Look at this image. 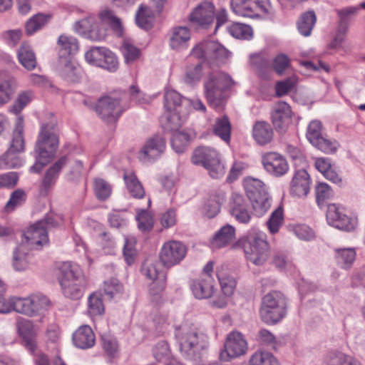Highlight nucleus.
Masks as SVG:
<instances>
[{
	"mask_svg": "<svg viewBox=\"0 0 365 365\" xmlns=\"http://www.w3.org/2000/svg\"><path fill=\"white\" fill-rule=\"evenodd\" d=\"M322 125L319 120H315L309 123L307 131V138L312 144H314L322 136Z\"/></svg>",
	"mask_w": 365,
	"mask_h": 365,
	"instance_id": "62",
	"label": "nucleus"
},
{
	"mask_svg": "<svg viewBox=\"0 0 365 365\" xmlns=\"http://www.w3.org/2000/svg\"><path fill=\"white\" fill-rule=\"evenodd\" d=\"M317 16L313 11L303 13L297 21L299 32L304 36H309L315 25Z\"/></svg>",
	"mask_w": 365,
	"mask_h": 365,
	"instance_id": "40",
	"label": "nucleus"
},
{
	"mask_svg": "<svg viewBox=\"0 0 365 365\" xmlns=\"http://www.w3.org/2000/svg\"><path fill=\"white\" fill-rule=\"evenodd\" d=\"M96 197L100 200H106L111 194L110 185L103 179H96L94 186Z\"/></svg>",
	"mask_w": 365,
	"mask_h": 365,
	"instance_id": "61",
	"label": "nucleus"
},
{
	"mask_svg": "<svg viewBox=\"0 0 365 365\" xmlns=\"http://www.w3.org/2000/svg\"><path fill=\"white\" fill-rule=\"evenodd\" d=\"M16 327L19 335L21 337L24 346L32 354L37 348L36 331L33 322L27 319L19 317Z\"/></svg>",
	"mask_w": 365,
	"mask_h": 365,
	"instance_id": "19",
	"label": "nucleus"
},
{
	"mask_svg": "<svg viewBox=\"0 0 365 365\" xmlns=\"http://www.w3.org/2000/svg\"><path fill=\"white\" fill-rule=\"evenodd\" d=\"M69 161L67 155L61 156L51 166L48 168L44 174L40 186L41 194L46 195L55 185L60 173Z\"/></svg>",
	"mask_w": 365,
	"mask_h": 365,
	"instance_id": "20",
	"label": "nucleus"
},
{
	"mask_svg": "<svg viewBox=\"0 0 365 365\" xmlns=\"http://www.w3.org/2000/svg\"><path fill=\"white\" fill-rule=\"evenodd\" d=\"M359 10L360 7L357 6H346L335 9L339 19L338 25L349 29L351 19L357 15Z\"/></svg>",
	"mask_w": 365,
	"mask_h": 365,
	"instance_id": "45",
	"label": "nucleus"
},
{
	"mask_svg": "<svg viewBox=\"0 0 365 365\" xmlns=\"http://www.w3.org/2000/svg\"><path fill=\"white\" fill-rule=\"evenodd\" d=\"M136 220L138 222V228L143 232H149L153 227V219L152 216L145 210H142L137 216Z\"/></svg>",
	"mask_w": 365,
	"mask_h": 365,
	"instance_id": "64",
	"label": "nucleus"
},
{
	"mask_svg": "<svg viewBox=\"0 0 365 365\" xmlns=\"http://www.w3.org/2000/svg\"><path fill=\"white\" fill-rule=\"evenodd\" d=\"M228 32L233 37L240 39H250L253 36V31L249 25L235 23L228 27Z\"/></svg>",
	"mask_w": 365,
	"mask_h": 365,
	"instance_id": "53",
	"label": "nucleus"
},
{
	"mask_svg": "<svg viewBox=\"0 0 365 365\" xmlns=\"http://www.w3.org/2000/svg\"><path fill=\"white\" fill-rule=\"evenodd\" d=\"M202 76V62L190 63L185 68V81L188 84L199 82Z\"/></svg>",
	"mask_w": 365,
	"mask_h": 365,
	"instance_id": "46",
	"label": "nucleus"
},
{
	"mask_svg": "<svg viewBox=\"0 0 365 365\" xmlns=\"http://www.w3.org/2000/svg\"><path fill=\"white\" fill-rule=\"evenodd\" d=\"M19 153L8 149L0 158V167L4 169H12L21 166V159L18 155Z\"/></svg>",
	"mask_w": 365,
	"mask_h": 365,
	"instance_id": "50",
	"label": "nucleus"
},
{
	"mask_svg": "<svg viewBox=\"0 0 365 365\" xmlns=\"http://www.w3.org/2000/svg\"><path fill=\"white\" fill-rule=\"evenodd\" d=\"M51 19V15L38 13L34 15L25 24L27 35H32L46 25Z\"/></svg>",
	"mask_w": 365,
	"mask_h": 365,
	"instance_id": "41",
	"label": "nucleus"
},
{
	"mask_svg": "<svg viewBox=\"0 0 365 365\" xmlns=\"http://www.w3.org/2000/svg\"><path fill=\"white\" fill-rule=\"evenodd\" d=\"M215 17V7L210 2L199 4L190 14V21L196 26L207 29L212 24Z\"/></svg>",
	"mask_w": 365,
	"mask_h": 365,
	"instance_id": "21",
	"label": "nucleus"
},
{
	"mask_svg": "<svg viewBox=\"0 0 365 365\" xmlns=\"http://www.w3.org/2000/svg\"><path fill=\"white\" fill-rule=\"evenodd\" d=\"M216 275L224 295L226 297L231 296L236 287L237 282L235 279L225 272L224 266L217 268Z\"/></svg>",
	"mask_w": 365,
	"mask_h": 365,
	"instance_id": "39",
	"label": "nucleus"
},
{
	"mask_svg": "<svg viewBox=\"0 0 365 365\" xmlns=\"http://www.w3.org/2000/svg\"><path fill=\"white\" fill-rule=\"evenodd\" d=\"M244 187L248 200L259 215H264L271 206V197L264 183L252 177L244 180Z\"/></svg>",
	"mask_w": 365,
	"mask_h": 365,
	"instance_id": "6",
	"label": "nucleus"
},
{
	"mask_svg": "<svg viewBox=\"0 0 365 365\" xmlns=\"http://www.w3.org/2000/svg\"><path fill=\"white\" fill-rule=\"evenodd\" d=\"M49 305L50 300L48 297L39 293L25 298H13L14 311L28 317L38 315L41 311L46 309Z\"/></svg>",
	"mask_w": 365,
	"mask_h": 365,
	"instance_id": "11",
	"label": "nucleus"
},
{
	"mask_svg": "<svg viewBox=\"0 0 365 365\" xmlns=\"http://www.w3.org/2000/svg\"><path fill=\"white\" fill-rule=\"evenodd\" d=\"M287 313L285 295L273 290L263 296L259 309L260 319L267 325H274L281 322Z\"/></svg>",
	"mask_w": 365,
	"mask_h": 365,
	"instance_id": "4",
	"label": "nucleus"
},
{
	"mask_svg": "<svg viewBox=\"0 0 365 365\" xmlns=\"http://www.w3.org/2000/svg\"><path fill=\"white\" fill-rule=\"evenodd\" d=\"M101 21L108 24L113 30L120 34L122 32V22L115 13L110 9H106L100 14Z\"/></svg>",
	"mask_w": 365,
	"mask_h": 365,
	"instance_id": "55",
	"label": "nucleus"
},
{
	"mask_svg": "<svg viewBox=\"0 0 365 365\" xmlns=\"http://www.w3.org/2000/svg\"><path fill=\"white\" fill-rule=\"evenodd\" d=\"M16 89V81L7 71H0V106L10 101Z\"/></svg>",
	"mask_w": 365,
	"mask_h": 365,
	"instance_id": "29",
	"label": "nucleus"
},
{
	"mask_svg": "<svg viewBox=\"0 0 365 365\" xmlns=\"http://www.w3.org/2000/svg\"><path fill=\"white\" fill-rule=\"evenodd\" d=\"M58 59L71 58L70 56L76 53L78 50V42L73 36L61 35L58 37Z\"/></svg>",
	"mask_w": 365,
	"mask_h": 365,
	"instance_id": "31",
	"label": "nucleus"
},
{
	"mask_svg": "<svg viewBox=\"0 0 365 365\" xmlns=\"http://www.w3.org/2000/svg\"><path fill=\"white\" fill-rule=\"evenodd\" d=\"M26 200V193L21 189L14 190L5 205L6 212L13 211L17 206L21 205Z\"/></svg>",
	"mask_w": 365,
	"mask_h": 365,
	"instance_id": "60",
	"label": "nucleus"
},
{
	"mask_svg": "<svg viewBox=\"0 0 365 365\" xmlns=\"http://www.w3.org/2000/svg\"><path fill=\"white\" fill-rule=\"evenodd\" d=\"M297 83V79L294 76L288 77L282 81H278L275 86L276 95L282 97L287 94L293 89Z\"/></svg>",
	"mask_w": 365,
	"mask_h": 365,
	"instance_id": "59",
	"label": "nucleus"
},
{
	"mask_svg": "<svg viewBox=\"0 0 365 365\" xmlns=\"http://www.w3.org/2000/svg\"><path fill=\"white\" fill-rule=\"evenodd\" d=\"M120 101L121 98L110 96L101 98L96 106V111L104 122L115 123L125 110Z\"/></svg>",
	"mask_w": 365,
	"mask_h": 365,
	"instance_id": "12",
	"label": "nucleus"
},
{
	"mask_svg": "<svg viewBox=\"0 0 365 365\" xmlns=\"http://www.w3.org/2000/svg\"><path fill=\"white\" fill-rule=\"evenodd\" d=\"M327 220L330 225L346 232L354 230L356 226V220L349 217L344 208L336 204L328 205Z\"/></svg>",
	"mask_w": 365,
	"mask_h": 365,
	"instance_id": "15",
	"label": "nucleus"
},
{
	"mask_svg": "<svg viewBox=\"0 0 365 365\" xmlns=\"http://www.w3.org/2000/svg\"><path fill=\"white\" fill-rule=\"evenodd\" d=\"M59 145V133L56 121L42 124L36 142V163L30 168L32 173H38L55 157Z\"/></svg>",
	"mask_w": 365,
	"mask_h": 365,
	"instance_id": "1",
	"label": "nucleus"
},
{
	"mask_svg": "<svg viewBox=\"0 0 365 365\" xmlns=\"http://www.w3.org/2000/svg\"><path fill=\"white\" fill-rule=\"evenodd\" d=\"M165 140L159 135H155L148 139L143 147L139 151L140 160L155 159L164 153Z\"/></svg>",
	"mask_w": 365,
	"mask_h": 365,
	"instance_id": "23",
	"label": "nucleus"
},
{
	"mask_svg": "<svg viewBox=\"0 0 365 365\" xmlns=\"http://www.w3.org/2000/svg\"><path fill=\"white\" fill-rule=\"evenodd\" d=\"M284 222L283 209L278 207L270 215L267 225L271 233L274 234L279 231Z\"/></svg>",
	"mask_w": 365,
	"mask_h": 365,
	"instance_id": "56",
	"label": "nucleus"
},
{
	"mask_svg": "<svg viewBox=\"0 0 365 365\" xmlns=\"http://www.w3.org/2000/svg\"><path fill=\"white\" fill-rule=\"evenodd\" d=\"M234 84L232 78L219 70L209 72L204 80V90L208 104L222 109L225 102V91Z\"/></svg>",
	"mask_w": 365,
	"mask_h": 365,
	"instance_id": "3",
	"label": "nucleus"
},
{
	"mask_svg": "<svg viewBox=\"0 0 365 365\" xmlns=\"http://www.w3.org/2000/svg\"><path fill=\"white\" fill-rule=\"evenodd\" d=\"M104 293L109 299L123 292V284L115 278H111L104 282Z\"/></svg>",
	"mask_w": 365,
	"mask_h": 365,
	"instance_id": "57",
	"label": "nucleus"
},
{
	"mask_svg": "<svg viewBox=\"0 0 365 365\" xmlns=\"http://www.w3.org/2000/svg\"><path fill=\"white\" fill-rule=\"evenodd\" d=\"M191 290L197 299H207L213 294L212 277L192 280L190 283Z\"/></svg>",
	"mask_w": 365,
	"mask_h": 365,
	"instance_id": "30",
	"label": "nucleus"
},
{
	"mask_svg": "<svg viewBox=\"0 0 365 365\" xmlns=\"http://www.w3.org/2000/svg\"><path fill=\"white\" fill-rule=\"evenodd\" d=\"M141 272L147 278L152 280L149 284V294L153 301H158L166 287V272L161 269L159 262H145L141 268Z\"/></svg>",
	"mask_w": 365,
	"mask_h": 365,
	"instance_id": "10",
	"label": "nucleus"
},
{
	"mask_svg": "<svg viewBox=\"0 0 365 365\" xmlns=\"http://www.w3.org/2000/svg\"><path fill=\"white\" fill-rule=\"evenodd\" d=\"M192 163L202 165L209 172L212 178H219L225 173L224 165L220 162L219 153L210 147L197 148L192 155Z\"/></svg>",
	"mask_w": 365,
	"mask_h": 365,
	"instance_id": "7",
	"label": "nucleus"
},
{
	"mask_svg": "<svg viewBox=\"0 0 365 365\" xmlns=\"http://www.w3.org/2000/svg\"><path fill=\"white\" fill-rule=\"evenodd\" d=\"M190 101L174 90H169L164 95V106L168 112L188 113Z\"/></svg>",
	"mask_w": 365,
	"mask_h": 365,
	"instance_id": "24",
	"label": "nucleus"
},
{
	"mask_svg": "<svg viewBox=\"0 0 365 365\" xmlns=\"http://www.w3.org/2000/svg\"><path fill=\"white\" fill-rule=\"evenodd\" d=\"M272 66L277 75L282 76L291 66L290 60L286 54H278L274 58Z\"/></svg>",
	"mask_w": 365,
	"mask_h": 365,
	"instance_id": "58",
	"label": "nucleus"
},
{
	"mask_svg": "<svg viewBox=\"0 0 365 365\" xmlns=\"http://www.w3.org/2000/svg\"><path fill=\"white\" fill-rule=\"evenodd\" d=\"M326 365H361L360 361L351 356L342 352L329 353L325 359Z\"/></svg>",
	"mask_w": 365,
	"mask_h": 365,
	"instance_id": "43",
	"label": "nucleus"
},
{
	"mask_svg": "<svg viewBox=\"0 0 365 365\" xmlns=\"http://www.w3.org/2000/svg\"><path fill=\"white\" fill-rule=\"evenodd\" d=\"M248 365H279V364L272 354L266 351H257L251 356Z\"/></svg>",
	"mask_w": 365,
	"mask_h": 365,
	"instance_id": "48",
	"label": "nucleus"
},
{
	"mask_svg": "<svg viewBox=\"0 0 365 365\" xmlns=\"http://www.w3.org/2000/svg\"><path fill=\"white\" fill-rule=\"evenodd\" d=\"M312 145L322 152L329 154L334 153L336 151L338 145L336 141H331L324 136L319 138V140Z\"/></svg>",
	"mask_w": 365,
	"mask_h": 365,
	"instance_id": "63",
	"label": "nucleus"
},
{
	"mask_svg": "<svg viewBox=\"0 0 365 365\" xmlns=\"http://www.w3.org/2000/svg\"><path fill=\"white\" fill-rule=\"evenodd\" d=\"M247 258L256 265L262 264L267 259L269 245L255 233H250L237 242Z\"/></svg>",
	"mask_w": 365,
	"mask_h": 365,
	"instance_id": "8",
	"label": "nucleus"
},
{
	"mask_svg": "<svg viewBox=\"0 0 365 365\" xmlns=\"http://www.w3.org/2000/svg\"><path fill=\"white\" fill-rule=\"evenodd\" d=\"M59 278L63 294L72 300H78L83 295L86 278L78 265L64 264L61 268Z\"/></svg>",
	"mask_w": 365,
	"mask_h": 365,
	"instance_id": "5",
	"label": "nucleus"
},
{
	"mask_svg": "<svg viewBox=\"0 0 365 365\" xmlns=\"http://www.w3.org/2000/svg\"><path fill=\"white\" fill-rule=\"evenodd\" d=\"M56 67L59 75L69 83H78L82 78V68L71 58L58 59Z\"/></svg>",
	"mask_w": 365,
	"mask_h": 365,
	"instance_id": "22",
	"label": "nucleus"
},
{
	"mask_svg": "<svg viewBox=\"0 0 365 365\" xmlns=\"http://www.w3.org/2000/svg\"><path fill=\"white\" fill-rule=\"evenodd\" d=\"M18 58L20 63L29 71L34 69L36 66V56L30 45L26 42L22 43L18 50Z\"/></svg>",
	"mask_w": 365,
	"mask_h": 365,
	"instance_id": "37",
	"label": "nucleus"
},
{
	"mask_svg": "<svg viewBox=\"0 0 365 365\" xmlns=\"http://www.w3.org/2000/svg\"><path fill=\"white\" fill-rule=\"evenodd\" d=\"M24 119L22 116L16 118L15 128L13 131L12 139L9 149L14 152L22 153L25 149L24 138Z\"/></svg>",
	"mask_w": 365,
	"mask_h": 365,
	"instance_id": "34",
	"label": "nucleus"
},
{
	"mask_svg": "<svg viewBox=\"0 0 365 365\" xmlns=\"http://www.w3.org/2000/svg\"><path fill=\"white\" fill-rule=\"evenodd\" d=\"M231 129V123L227 115L216 118L213 133L226 143L230 140Z\"/></svg>",
	"mask_w": 365,
	"mask_h": 365,
	"instance_id": "42",
	"label": "nucleus"
},
{
	"mask_svg": "<svg viewBox=\"0 0 365 365\" xmlns=\"http://www.w3.org/2000/svg\"><path fill=\"white\" fill-rule=\"evenodd\" d=\"M274 136V131L270 124L264 120H258L252 127V137L257 144L264 145L269 143Z\"/></svg>",
	"mask_w": 365,
	"mask_h": 365,
	"instance_id": "28",
	"label": "nucleus"
},
{
	"mask_svg": "<svg viewBox=\"0 0 365 365\" xmlns=\"http://www.w3.org/2000/svg\"><path fill=\"white\" fill-rule=\"evenodd\" d=\"M190 38V32L187 27L177 26L172 29L170 46L173 49H179L185 46Z\"/></svg>",
	"mask_w": 365,
	"mask_h": 365,
	"instance_id": "38",
	"label": "nucleus"
},
{
	"mask_svg": "<svg viewBox=\"0 0 365 365\" xmlns=\"http://www.w3.org/2000/svg\"><path fill=\"white\" fill-rule=\"evenodd\" d=\"M171 145L178 153H183L190 142V135L184 132H174L171 137Z\"/></svg>",
	"mask_w": 365,
	"mask_h": 365,
	"instance_id": "49",
	"label": "nucleus"
},
{
	"mask_svg": "<svg viewBox=\"0 0 365 365\" xmlns=\"http://www.w3.org/2000/svg\"><path fill=\"white\" fill-rule=\"evenodd\" d=\"M250 201L240 194L233 193L230 201V213L240 223H248L251 219Z\"/></svg>",
	"mask_w": 365,
	"mask_h": 365,
	"instance_id": "16",
	"label": "nucleus"
},
{
	"mask_svg": "<svg viewBox=\"0 0 365 365\" xmlns=\"http://www.w3.org/2000/svg\"><path fill=\"white\" fill-rule=\"evenodd\" d=\"M162 119V127L166 132H176L181 128L188 113L180 112H168Z\"/></svg>",
	"mask_w": 365,
	"mask_h": 365,
	"instance_id": "33",
	"label": "nucleus"
},
{
	"mask_svg": "<svg viewBox=\"0 0 365 365\" xmlns=\"http://www.w3.org/2000/svg\"><path fill=\"white\" fill-rule=\"evenodd\" d=\"M121 52L126 63H132L137 61L140 56V50L129 39H124L121 46Z\"/></svg>",
	"mask_w": 365,
	"mask_h": 365,
	"instance_id": "47",
	"label": "nucleus"
},
{
	"mask_svg": "<svg viewBox=\"0 0 365 365\" xmlns=\"http://www.w3.org/2000/svg\"><path fill=\"white\" fill-rule=\"evenodd\" d=\"M264 170L274 177H281L289 170V165L285 158L276 152H268L262 157Z\"/></svg>",
	"mask_w": 365,
	"mask_h": 365,
	"instance_id": "17",
	"label": "nucleus"
},
{
	"mask_svg": "<svg viewBox=\"0 0 365 365\" xmlns=\"http://www.w3.org/2000/svg\"><path fill=\"white\" fill-rule=\"evenodd\" d=\"M187 248L178 241H170L163 245L159 257L163 266L169 268L179 264L185 257Z\"/></svg>",
	"mask_w": 365,
	"mask_h": 365,
	"instance_id": "14",
	"label": "nucleus"
},
{
	"mask_svg": "<svg viewBox=\"0 0 365 365\" xmlns=\"http://www.w3.org/2000/svg\"><path fill=\"white\" fill-rule=\"evenodd\" d=\"M190 56L203 59L210 65H217L229 56V51L220 43L206 40L197 44L191 51Z\"/></svg>",
	"mask_w": 365,
	"mask_h": 365,
	"instance_id": "9",
	"label": "nucleus"
},
{
	"mask_svg": "<svg viewBox=\"0 0 365 365\" xmlns=\"http://www.w3.org/2000/svg\"><path fill=\"white\" fill-rule=\"evenodd\" d=\"M26 242L32 248L38 249L48 242L46 229L38 225V222L31 225L24 234Z\"/></svg>",
	"mask_w": 365,
	"mask_h": 365,
	"instance_id": "26",
	"label": "nucleus"
},
{
	"mask_svg": "<svg viewBox=\"0 0 365 365\" xmlns=\"http://www.w3.org/2000/svg\"><path fill=\"white\" fill-rule=\"evenodd\" d=\"M151 14L152 11L150 8L141 4L135 14V22L137 25L143 29H150L152 27V24L150 20Z\"/></svg>",
	"mask_w": 365,
	"mask_h": 365,
	"instance_id": "52",
	"label": "nucleus"
},
{
	"mask_svg": "<svg viewBox=\"0 0 365 365\" xmlns=\"http://www.w3.org/2000/svg\"><path fill=\"white\" fill-rule=\"evenodd\" d=\"M123 180L132 197L141 199L145 196V190L134 172L129 170L124 171Z\"/></svg>",
	"mask_w": 365,
	"mask_h": 365,
	"instance_id": "32",
	"label": "nucleus"
},
{
	"mask_svg": "<svg viewBox=\"0 0 365 365\" xmlns=\"http://www.w3.org/2000/svg\"><path fill=\"white\" fill-rule=\"evenodd\" d=\"M235 238V229L230 225L222 227L214 235L212 244L220 248L231 243Z\"/></svg>",
	"mask_w": 365,
	"mask_h": 365,
	"instance_id": "35",
	"label": "nucleus"
},
{
	"mask_svg": "<svg viewBox=\"0 0 365 365\" xmlns=\"http://www.w3.org/2000/svg\"><path fill=\"white\" fill-rule=\"evenodd\" d=\"M310 177L308 173L304 170L295 172L290 182V194L294 197H304L310 190Z\"/></svg>",
	"mask_w": 365,
	"mask_h": 365,
	"instance_id": "25",
	"label": "nucleus"
},
{
	"mask_svg": "<svg viewBox=\"0 0 365 365\" xmlns=\"http://www.w3.org/2000/svg\"><path fill=\"white\" fill-rule=\"evenodd\" d=\"M225 200V196L223 192L211 194L204 205L205 215L209 218L215 217L220 212Z\"/></svg>",
	"mask_w": 365,
	"mask_h": 365,
	"instance_id": "36",
	"label": "nucleus"
},
{
	"mask_svg": "<svg viewBox=\"0 0 365 365\" xmlns=\"http://www.w3.org/2000/svg\"><path fill=\"white\" fill-rule=\"evenodd\" d=\"M73 341L78 348L89 349L95 344V334L89 326L83 325L73 334Z\"/></svg>",
	"mask_w": 365,
	"mask_h": 365,
	"instance_id": "27",
	"label": "nucleus"
},
{
	"mask_svg": "<svg viewBox=\"0 0 365 365\" xmlns=\"http://www.w3.org/2000/svg\"><path fill=\"white\" fill-rule=\"evenodd\" d=\"M105 309L103 303L102 294L94 292L88 297V313L91 316H98L104 313Z\"/></svg>",
	"mask_w": 365,
	"mask_h": 365,
	"instance_id": "51",
	"label": "nucleus"
},
{
	"mask_svg": "<svg viewBox=\"0 0 365 365\" xmlns=\"http://www.w3.org/2000/svg\"><path fill=\"white\" fill-rule=\"evenodd\" d=\"M175 336L182 356L188 360L200 359L202 351L208 347L207 335L194 327L181 325L177 327Z\"/></svg>",
	"mask_w": 365,
	"mask_h": 365,
	"instance_id": "2",
	"label": "nucleus"
},
{
	"mask_svg": "<svg viewBox=\"0 0 365 365\" xmlns=\"http://www.w3.org/2000/svg\"><path fill=\"white\" fill-rule=\"evenodd\" d=\"M292 119L290 106L284 101L274 104L271 112L272 123L277 132L284 133L288 128Z\"/></svg>",
	"mask_w": 365,
	"mask_h": 365,
	"instance_id": "18",
	"label": "nucleus"
},
{
	"mask_svg": "<svg viewBox=\"0 0 365 365\" xmlns=\"http://www.w3.org/2000/svg\"><path fill=\"white\" fill-rule=\"evenodd\" d=\"M231 7L239 16L253 17L256 15L254 11V0H232Z\"/></svg>",
	"mask_w": 365,
	"mask_h": 365,
	"instance_id": "44",
	"label": "nucleus"
},
{
	"mask_svg": "<svg viewBox=\"0 0 365 365\" xmlns=\"http://www.w3.org/2000/svg\"><path fill=\"white\" fill-rule=\"evenodd\" d=\"M108 48L101 46H93L85 53L86 61L91 65L98 66L102 63L103 56L106 55Z\"/></svg>",
	"mask_w": 365,
	"mask_h": 365,
	"instance_id": "54",
	"label": "nucleus"
},
{
	"mask_svg": "<svg viewBox=\"0 0 365 365\" xmlns=\"http://www.w3.org/2000/svg\"><path fill=\"white\" fill-rule=\"evenodd\" d=\"M247 350V343L243 335L238 331L230 333L224 344V349L220 352V358L223 361L244 355Z\"/></svg>",
	"mask_w": 365,
	"mask_h": 365,
	"instance_id": "13",
	"label": "nucleus"
}]
</instances>
